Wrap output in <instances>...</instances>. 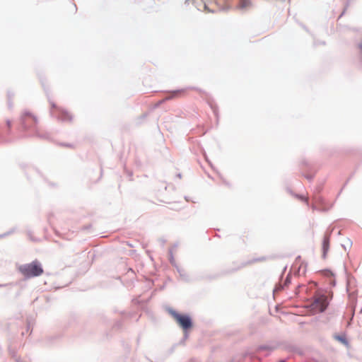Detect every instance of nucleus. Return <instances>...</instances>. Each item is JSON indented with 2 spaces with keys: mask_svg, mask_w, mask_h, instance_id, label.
<instances>
[{
  "mask_svg": "<svg viewBox=\"0 0 362 362\" xmlns=\"http://www.w3.org/2000/svg\"><path fill=\"white\" fill-rule=\"evenodd\" d=\"M54 113L57 115L59 119L62 122H71L73 119L72 115L62 108H56Z\"/></svg>",
  "mask_w": 362,
  "mask_h": 362,
  "instance_id": "obj_5",
  "label": "nucleus"
},
{
  "mask_svg": "<svg viewBox=\"0 0 362 362\" xmlns=\"http://www.w3.org/2000/svg\"><path fill=\"white\" fill-rule=\"evenodd\" d=\"M37 118L35 115L28 111H25L21 116V124L23 130H26L35 125Z\"/></svg>",
  "mask_w": 362,
  "mask_h": 362,
  "instance_id": "obj_4",
  "label": "nucleus"
},
{
  "mask_svg": "<svg viewBox=\"0 0 362 362\" xmlns=\"http://www.w3.org/2000/svg\"><path fill=\"white\" fill-rule=\"evenodd\" d=\"M7 126H8V127L9 129L11 128V122H10V121H8V122H7Z\"/></svg>",
  "mask_w": 362,
  "mask_h": 362,
  "instance_id": "obj_9",
  "label": "nucleus"
},
{
  "mask_svg": "<svg viewBox=\"0 0 362 362\" xmlns=\"http://www.w3.org/2000/svg\"><path fill=\"white\" fill-rule=\"evenodd\" d=\"M171 315L177 322V323L185 330H187L192 327V324L191 319L189 316L185 315H181L174 310H171Z\"/></svg>",
  "mask_w": 362,
  "mask_h": 362,
  "instance_id": "obj_3",
  "label": "nucleus"
},
{
  "mask_svg": "<svg viewBox=\"0 0 362 362\" xmlns=\"http://www.w3.org/2000/svg\"><path fill=\"white\" fill-rule=\"evenodd\" d=\"M328 250H329V238H325L323 240V242H322V251H323L322 257L324 259L326 258Z\"/></svg>",
  "mask_w": 362,
  "mask_h": 362,
  "instance_id": "obj_6",
  "label": "nucleus"
},
{
  "mask_svg": "<svg viewBox=\"0 0 362 362\" xmlns=\"http://www.w3.org/2000/svg\"><path fill=\"white\" fill-rule=\"evenodd\" d=\"M332 296L329 297L327 291H317L313 296V301L310 305L311 311L314 313L324 312L329 303Z\"/></svg>",
  "mask_w": 362,
  "mask_h": 362,
  "instance_id": "obj_1",
  "label": "nucleus"
},
{
  "mask_svg": "<svg viewBox=\"0 0 362 362\" xmlns=\"http://www.w3.org/2000/svg\"><path fill=\"white\" fill-rule=\"evenodd\" d=\"M338 341H341V343H343L344 344H346L347 345L348 344V341L346 340L345 336H337L335 337Z\"/></svg>",
  "mask_w": 362,
  "mask_h": 362,
  "instance_id": "obj_8",
  "label": "nucleus"
},
{
  "mask_svg": "<svg viewBox=\"0 0 362 362\" xmlns=\"http://www.w3.org/2000/svg\"><path fill=\"white\" fill-rule=\"evenodd\" d=\"M359 48L362 50V42L359 45Z\"/></svg>",
  "mask_w": 362,
  "mask_h": 362,
  "instance_id": "obj_10",
  "label": "nucleus"
},
{
  "mask_svg": "<svg viewBox=\"0 0 362 362\" xmlns=\"http://www.w3.org/2000/svg\"><path fill=\"white\" fill-rule=\"evenodd\" d=\"M185 90L183 89L173 91L172 93V95L167 97L166 99H171V98H173L175 97H178V96L182 95L183 93H185Z\"/></svg>",
  "mask_w": 362,
  "mask_h": 362,
  "instance_id": "obj_7",
  "label": "nucleus"
},
{
  "mask_svg": "<svg viewBox=\"0 0 362 362\" xmlns=\"http://www.w3.org/2000/svg\"><path fill=\"white\" fill-rule=\"evenodd\" d=\"M18 269L26 278L39 276L44 272L42 264L37 260H34L29 264L21 265L19 267Z\"/></svg>",
  "mask_w": 362,
  "mask_h": 362,
  "instance_id": "obj_2",
  "label": "nucleus"
}]
</instances>
